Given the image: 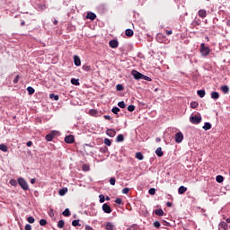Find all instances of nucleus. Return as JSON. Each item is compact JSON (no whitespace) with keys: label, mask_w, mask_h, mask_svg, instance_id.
<instances>
[{"label":"nucleus","mask_w":230,"mask_h":230,"mask_svg":"<svg viewBox=\"0 0 230 230\" xmlns=\"http://www.w3.org/2000/svg\"><path fill=\"white\" fill-rule=\"evenodd\" d=\"M18 184L23 190V191H28L30 190V186L28 185V181L22 177L18 178Z\"/></svg>","instance_id":"1"},{"label":"nucleus","mask_w":230,"mask_h":230,"mask_svg":"<svg viewBox=\"0 0 230 230\" xmlns=\"http://www.w3.org/2000/svg\"><path fill=\"white\" fill-rule=\"evenodd\" d=\"M190 123H192L193 125H199L201 121H202V116H190Z\"/></svg>","instance_id":"2"},{"label":"nucleus","mask_w":230,"mask_h":230,"mask_svg":"<svg viewBox=\"0 0 230 230\" xmlns=\"http://www.w3.org/2000/svg\"><path fill=\"white\" fill-rule=\"evenodd\" d=\"M58 134V131L53 130L50 133L47 134L45 137L46 141H53V137Z\"/></svg>","instance_id":"3"},{"label":"nucleus","mask_w":230,"mask_h":230,"mask_svg":"<svg viewBox=\"0 0 230 230\" xmlns=\"http://www.w3.org/2000/svg\"><path fill=\"white\" fill-rule=\"evenodd\" d=\"M131 74L134 76L135 80H142L143 78V74H141L137 70H132Z\"/></svg>","instance_id":"4"},{"label":"nucleus","mask_w":230,"mask_h":230,"mask_svg":"<svg viewBox=\"0 0 230 230\" xmlns=\"http://www.w3.org/2000/svg\"><path fill=\"white\" fill-rule=\"evenodd\" d=\"M182 139H184V135H182V132H178L175 134V143H182Z\"/></svg>","instance_id":"5"},{"label":"nucleus","mask_w":230,"mask_h":230,"mask_svg":"<svg viewBox=\"0 0 230 230\" xmlns=\"http://www.w3.org/2000/svg\"><path fill=\"white\" fill-rule=\"evenodd\" d=\"M102 211L107 214L112 213V208H111V205L104 203L102 205Z\"/></svg>","instance_id":"6"},{"label":"nucleus","mask_w":230,"mask_h":230,"mask_svg":"<svg viewBox=\"0 0 230 230\" xmlns=\"http://www.w3.org/2000/svg\"><path fill=\"white\" fill-rule=\"evenodd\" d=\"M109 46L114 49L119 46V41H118V40H111L109 42Z\"/></svg>","instance_id":"7"},{"label":"nucleus","mask_w":230,"mask_h":230,"mask_svg":"<svg viewBox=\"0 0 230 230\" xmlns=\"http://www.w3.org/2000/svg\"><path fill=\"white\" fill-rule=\"evenodd\" d=\"M200 53L202 57H208V55L211 53V49H209V47H207L206 49H200Z\"/></svg>","instance_id":"8"},{"label":"nucleus","mask_w":230,"mask_h":230,"mask_svg":"<svg viewBox=\"0 0 230 230\" xmlns=\"http://www.w3.org/2000/svg\"><path fill=\"white\" fill-rule=\"evenodd\" d=\"M65 142L71 144V143H75V136L73 135H68L65 137Z\"/></svg>","instance_id":"9"},{"label":"nucleus","mask_w":230,"mask_h":230,"mask_svg":"<svg viewBox=\"0 0 230 230\" xmlns=\"http://www.w3.org/2000/svg\"><path fill=\"white\" fill-rule=\"evenodd\" d=\"M106 230H116V226H114L111 222H107L105 224Z\"/></svg>","instance_id":"10"},{"label":"nucleus","mask_w":230,"mask_h":230,"mask_svg":"<svg viewBox=\"0 0 230 230\" xmlns=\"http://www.w3.org/2000/svg\"><path fill=\"white\" fill-rule=\"evenodd\" d=\"M198 15H199V17H201V19H206V17H207V15H208V13L206 12V10L200 9V10L198 12Z\"/></svg>","instance_id":"11"},{"label":"nucleus","mask_w":230,"mask_h":230,"mask_svg":"<svg viewBox=\"0 0 230 230\" xmlns=\"http://www.w3.org/2000/svg\"><path fill=\"white\" fill-rule=\"evenodd\" d=\"M74 63H75V66H76L77 67L82 66V60H80V57L74 56Z\"/></svg>","instance_id":"12"},{"label":"nucleus","mask_w":230,"mask_h":230,"mask_svg":"<svg viewBox=\"0 0 230 230\" xmlns=\"http://www.w3.org/2000/svg\"><path fill=\"white\" fill-rule=\"evenodd\" d=\"M218 230H227V223L221 221L218 225Z\"/></svg>","instance_id":"13"},{"label":"nucleus","mask_w":230,"mask_h":230,"mask_svg":"<svg viewBox=\"0 0 230 230\" xmlns=\"http://www.w3.org/2000/svg\"><path fill=\"white\" fill-rule=\"evenodd\" d=\"M86 19H90V21H94L96 19V13L89 12L86 15Z\"/></svg>","instance_id":"14"},{"label":"nucleus","mask_w":230,"mask_h":230,"mask_svg":"<svg viewBox=\"0 0 230 230\" xmlns=\"http://www.w3.org/2000/svg\"><path fill=\"white\" fill-rule=\"evenodd\" d=\"M186 191H188V188L185 186H180L178 189L179 195H183V193H186Z\"/></svg>","instance_id":"15"},{"label":"nucleus","mask_w":230,"mask_h":230,"mask_svg":"<svg viewBox=\"0 0 230 230\" xmlns=\"http://www.w3.org/2000/svg\"><path fill=\"white\" fill-rule=\"evenodd\" d=\"M191 26L197 28V26H200V19L195 18L191 23Z\"/></svg>","instance_id":"16"},{"label":"nucleus","mask_w":230,"mask_h":230,"mask_svg":"<svg viewBox=\"0 0 230 230\" xmlns=\"http://www.w3.org/2000/svg\"><path fill=\"white\" fill-rule=\"evenodd\" d=\"M210 96L212 100H218V98H220V93H218V92H212Z\"/></svg>","instance_id":"17"},{"label":"nucleus","mask_w":230,"mask_h":230,"mask_svg":"<svg viewBox=\"0 0 230 230\" xmlns=\"http://www.w3.org/2000/svg\"><path fill=\"white\" fill-rule=\"evenodd\" d=\"M123 141H125V137L123 136V134L118 135L117 137H116V142L117 143H123Z\"/></svg>","instance_id":"18"},{"label":"nucleus","mask_w":230,"mask_h":230,"mask_svg":"<svg viewBox=\"0 0 230 230\" xmlns=\"http://www.w3.org/2000/svg\"><path fill=\"white\" fill-rule=\"evenodd\" d=\"M125 35L127 37H134V31L132 29H127L125 31Z\"/></svg>","instance_id":"19"},{"label":"nucleus","mask_w":230,"mask_h":230,"mask_svg":"<svg viewBox=\"0 0 230 230\" xmlns=\"http://www.w3.org/2000/svg\"><path fill=\"white\" fill-rule=\"evenodd\" d=\"M106 134L109 137H114L116 136V131H114V129H108Z\"/></svg>","instance_id":"20"},{"label":"nucleus","mask_w":230,"mask_h":230,"mask_svg":"<svg viewBox=\"0 0 230 230\" xmlns=\"http://www.w3.org/2000/svg\"><path fill=\"white\" fill-rule=\"evenodd\" d=\"M155 214L157 217H163V215H164V211L163 210V208H157L155 210Z\"/></svg>","instance_id":"21"},{"label":"nucleus","mask_w":230,"mask_h":230,"mask_svg":"<svg viewBox=\"0 0 230 230\" xmlns=\"http://www.w3.org/2000/svg\"><path fill=\"white\" fill-rule=\"evenodd\" d=\"M64 226H66V222L64 221V219H60L58 222V229H64Z\"/></svg>","instance_id":"22"},{"label":"nucleus","mask_w":230,"mask_h":230,"mask_svg":"<svg viewBox=\"0 0 230 230\" xmlns=\"http://www.w3.org/2000/svg\"><path fill=\"white\" fill-rule=\"evenodd\" d=\"M197 94L199 98H204L206 96V90H198Z\"/></svg>","instance_id":"23"},{"label":"nucleus","mask_w":230,"mask_h":230,"mask_svg":"<svg viewBox=\"0 0 230 230\" xmlns=\"http://www.w3.org/2000/svg\"><path fill=\"white\" fill-rule=\"evenodd\" d=\"M155 154H156V155H157L158 157H163V155H164V153H163V148L158 147V148L155 150Z\"/></svg>","instance_id":"24"},{"label":"nucleus","mask_w":230,"mask_h":230,"mask_svg":"<svg viewBox=\"0 0 230 230\" xmlns=\"http://www.w3.org/2000/svg\"><path fill=\"white\" fill-rule=\"evenodd\" d=\"M49 98H50V100H54V102H58L60 97L58 94L50 93Z\"/></svg>","instance_id":"25"},{"label":"nucleus","mask_w":230,"mask_h":230,"mask_svg":"<svg viewBox=\"0 0 230 230\" xmlns=\"http://www.w3.org/2000/svg\"><path fill=\"white\" fill-rule=\"evenodd\" d=\"M221 91H222V93H224V94H227V93H229V86H227L226 84L221 86Z\"/></svg>","instance_id":"26"},{"label":"nucleus","mask_w":230,"mask_h":230,"mask_svg":"<svg viewBox=\"0 0 230 230\" xmlns=\"http://www.w3.org/2000/svg\"><path fill=\"white\" fill-rule=\"evenodd\" d=\"M204 130H211V123L205 122L204 126L202 127Z\"/></svg>","instance_id":"27"},{"label":"nucleus","mask_w":230,"mask_h":230,"mask_svg":"<svg viewBox=\"0 0 230 230\" xmlns=\"http://www.w3.org/2000/svg\"><path fill=\"white\" fill-rule=\"evenodd\" d=\"M70 82L72 85H80V79L72 78Z\"/></svg>","instance_id":"28"},{"label":"nucleus","mask_w":230,"mask_h":230,"mask_svg":"<svg viewBox=\"0 0 230 230\" xmlns=\"http://www.w3.org/2000/svg\"><path fill=\"white\" fill-rule=\"evenodd\" d=\"M136 158L138 159V161H143L145 159V156L141 152L136 153Z\"/></svg>","instance_id":"29"},{"label":"nucleus","mask_w":230,"mask_h":230,"mask_svg":"<svg viewBox=\"0 0 230 230\" xmlns=\"http://www.w3.org/2000/svg\"><path fill=\"white\" fill-rule=\"evenodd\" d=\"M72 226H73L74 227H78V226H82V225L80 224V219H75V220H73V221H72Z\"/></svg>","instance_id":"30"},{"label":"nucleus","mask_w":230,"mask_h":230,"mask_svg":"<svg viewBox=\"0 0 230 230\" xmlns=\"http://www.w3.org/2000/svg\"><path fill=\"white\" fill-rule=\"evenodd\" d=\"M63 217H71V211L69 210V208H66L63 213H62Z\"/></svg>","instance_id":"31"},{"label":"nucleus","mask_w":230,"mask_h":230,"mask_svg":"<svg viewBox=\"0 0 230 230\" xmlns=\"http://www.w3.org/2000/svg\"><path fill=\"white\" fill-rule=\"evenodd\" d=\"M0 150L2 152H8V146L4 144H0Z\"/></svg>","instance_id":"32"},{"label":"nucleus","mask_w":230,"mask_h":230,"mask_svg":"<svg viewBox=\"0 0 230 230\" xmlns=\"http://www.w3.org/2000/svg\"><path fill=\"white\" fill-rule=\"evenodd\" d=\"M199 107V102L196 101H192L190 102V109H197Z\"/></svg>","instance_id":"33"},{"label":"nucleus","mask_w":230,"mask_h":230,"mask_svg":"<svg viewBox=\"0 0 230 230\" xmlns=\"http://www.w3.org/2000/svg\"><path fill=\"white\" fill-rule=\"evenodd\" d=\"M66 193H67V188H63V189L59 190L60 197H64V195H66Z\"/></svg>","instance_id":"34"},{"label":"nucleus","mask_w":230,"mask_h":230,"mask_svg":"<svg viewBox=\"0 0 230 230\" xmlns=\"http://www.w3.org/2000/svg\"><path fill=\"white\" fill-rule=\"evenodd\" d=\"M27 92L30 95L35 94V89L31 86L27 87Z\"/></svg>","instance_id":"35"},{"label":"nucleus","mask_w":230,"mask_h":230,"mask_svg":"<svg viewBox=\"0 0 230 230\" xmlns=\"http://www.w3.org/2000/svg\"><path fill=\"white\" fill-rule=\"evenodd\" d=\"M216 181H217V182H218L219 184L222 183V182H224V176H222V175H217V176L216 177Z\"/></svg>","instance_id":"36"},{"label":"nucleus","mask_w":230,"mask_h":230,"mask_svg":"<svg viewBox=\"0 0 230 230\" xmlns=\"http://www.w3.org/2000/svg\"><path fill=\"white\" fill-rule=\"evenodd\" d=\"M118 107L120 109H125L127 107V104H125V102L121 101L118 102Z\"/></svg>","instance_id":"37"},{"label":"nucleus","mask_w":230,"mask_h":230,"mask_svg":"<svg viewBox=\"0 0 230 230\" xmlns=\"http://www.w3.org/2000/svg\"><path fill=\"white\" fill-rule=\"evenodd\" d=\"M90 116H97L98 115V111L92 109L89 111Z\"/></svg>","instance_id":"38"},{"label":"nucleus","mask_w":230,"mask_h":230,"mask_svg":"<svg viewBox=\"0 0 230 230\" xmlns=\"http://www.w3.org/2000/svg\"><path fill=\"white\" fill-rule=\"evenodd\" d=\"M109 150V148H107V146H102V147H100V152L101 154H107V151Z\"/></svg>","instance_id":"39"},{"label":"nucleus","mask_w":230,"mask_h":230,"mask_svg":"<svg viewBox=\"0 0 230 230\" xmlns=\"http://www.w3.org/2000/svg\"><path fill=\"white\" fill-rule=\"evenodd\" d=\"M27 222H29V224H34L35 223V217H27Z\"/></svg>","instance_id":"40"},{"label":"nucleus","mask_w":230,"mask_h":230,"mask_svg":"<svg viewBox=\"0 0 230 230\" xmlns=\"http://www.w3.org/2000/svg\"><path fill=\"white\" fill-rule=\"evenodd\" d=\"M99 202L101 204H103V202H105V196L103 194L99 195Z\"/></svg>","instance_id":"41"},{"label":"nucleus","mask_w":230,"mask_h":230,"mask_svg":"<svg viewBox=\"0 0 230 230\" xmlns=\"http://www.w3.org/2000/svg\"><path fill=\"white\" fill-rule=\"evenodd\" d=\"M128 112H134L136 111V106H134L132 104L128 106Z\"/></svg>","instance_id":"42"},{"label":"nucleus","mask_w":230,"mask_h":230,"mask_svg":"<svg viewBox=\"0 0 230 230\" xmlns=\"http://www.w3.org/2000/svg\"><path fill=\"white\" fill-rule=\"evenodd\" d=\"M142 80H146V82H152V77L142 75Z\"/></svg>","instance_id":"43"},{"label":"nucleus","mask_w":230,"mask_h":230,"mask_svg":"<svg viewBox=\"0 0 230 230\" xmlns=\"http://www.w3.org/2000/svg\"><path fill=\"white\" fill-rule=\"evenodd\" d=\"M104 145H106L107 146H111V145H112V141H111V139L109 138H105Z\"/></svg>","instance_id":"44"},{"label":"nucleus","mask_w":230,"mask_h":230,"mask_svg":"<svg viewBox=\"0 0 230 230\" xmlns=\"http://www.w3.org/2000/svg\"><path fill=\"white\" fill-rule=\"evenodd\" d=\"M119 111H120L119 108L116 106L111 109V112H113V114H118Z\"/></svg>","instance_id":"45"},{"label":"nucleus","mask_w":230,"mask_h":230,"mask_svg":"<svg viewBox=\"0 0 230 230\" xmlns=\"http://www.w3.org/2000/svg\"><path fill=\"white\" fill-rule=\"evenodd\" d=\"M83 70H84V71H86V72L91 71V66H89V65H84V66H83Z\"/></svg>","instance_id":"46"},{"label":"nucleus","mask_w":230,"mask_h":230,"mask_svg":"<svg viewBox=\"0 0 230 230\" xmlns=\"http://www.w3.org/2000/svg\"><path fill=\"white\" fill-rule=\"evenodd\" d=\"M17 181L15 179H12L9 181V184H11V186H17Z\"/></svg>","instance_id":"47"},{"label":"nucleus","mask_w":230,"mask_h":230,"mask_svg":"<svg viewBox=\"0 0 230 230\" xmlns=\"http://www.w3.org/2000/svg\"><path fill=\"white\" fill-rule=\"evenodd\" d=\"M153 226L154 227H156V229H159V227H161V223L159 221H155Z\"/></svg>","instance_id":"48"},{"label":"nucleus","mask_w":230,"mask_h":230,"mask_svg":"<svg viewBox=\"0 0 230 230\" xmlns=\"http://www.w3.org/2000/svg\"><path fill=\"white\" fill-rule=\"evenodd\" d=\"M110 184H111V186H115V185H116V178L111 177V178L110 179Z\"/></svg>","instance_id":"49"},{"label":"nucleus","mask_w":230,"mask_h":230,"mask_svg":"<svg viewBox=\"0 0 230 230\" xmlns=\"http://www.w3.org/2000/svg\"><path fill=\"white\" fill-rule=\"evenodd\" d=\"M49 217H50L51 218H53V217H55V212H54L53 208H50L49 210Z\"/></svg>","instance_id":"50"},{"label":"nucleus","mask_w":230,"mask_h":230,"mask_svg":"<svg viewBox=\"0 0 230 230\" xmlns=\"http://www.w3.org/2000/svg\"><path fill=\"white\" fill-rule=\"evenodd\" d=\"M115 204H118L119 206H121V204H123V201L121 200L120 198H117L115 199Z\"/></svg>","instance_id":"51"},{"label":"nucleus","mask_w":230,"mask_h":230,"mask_svg":"<svg viewBox=\"0 0 230 230\" xmlns=\"http://www.w3.org/2000/svg\"><path fill=\"white\" fill-rule=\"evenodd\" d=\"M148 193H149V195H155V188L149 189Z\"/></svg>","instance_id":"52"},{"label":"nucleus","mask_w":230,"mask_h":230,"mask_svg":"<svg viewBox=\"0 0 230 230\" xmlns=\"http://www.w3.org/2000/svg\"><path fill=\"white\" fill-rule=\"evenodd\" d=\"M46 224H48V221L46 219H40V226H46Z\"/></svg>","instance_id":"53"},{"label":"nucleus","mask_w":230,"mask_h":230,"mask_svg":"<svg viewBox=\"0 0 230 230\" xmlns=\"http://www.w3.org/2000/svg\"><path fill=\"white\" fill-rule=\"evenodd\" d=\"M89 170H91V168L89 167V165H87V164H84V165H83V171H84V172H89Z\"/></svg>","instance_id":"54"},{"label":"nucleus","mask_w":230,"mask_h":230,"mask_svg":"<svg viewBox=\"0 0 230 230\" xmlns=\"http://www.w3.org/2000/svg\"><path fill=\"white\" fill-rule=\"evenodd\" d=\"M116 90H117V91H123V84H117V85H116Z\"/></svg>","instance_id":"55"},{"label":"nucleus","mask_w":230,"mask_h":230,"mask_svg":"<svg viewBox=\"0 0 230 230\" xmlns=\"http://www.w3.org/2000/svg\"><path fill=\"white\" fill-rule=\"evenodd\" d=\"M21 78V76L19 75H17L16 76H15V78L13 79V84H19V79Z\"/></svg>","instance_id":"56"},{"label":"nucleus","mask_w":230,"mask_h":230,"mask_svg":"<svg viewBox=\"0 0 230 230\" xmlns=\"http://www.w3.org/2000/svg\"><path fill=\"white\" fill-rule=\"evenodd\" d=\"M129 191H130V189H128V188H124V189L122 190L123 195H127Z\"/></svg>","instance_id":"57"},{"label":"nucleus","mask_w":230,"mask_h":230,"mask_svg":"<svg viewBox=\"0 0 230 230\" xmlns=\"http://www.w3.org/2000/svg\"><path fill=\"white\" fill-rule=\"evenodd\" d=\"M103 118H104V119H108L109 121H112V117H111L110 115H104Z\"/></svg>","instance_id":"58"},{"label":"nucleus","mask_w":230,"mask_h":230,"mask_svg":"<svg viewBox=\"0 0 230 230\" xmlns=\"http://www.w3.org/2000/svg\"><path fill=\"white\" fill-rule=\"evenodd\" d=\"M25 230H31V225L30 224L25 225Z\"/></svg>","instance_id":"59"},{"label":"nucleus","mask_w":230,"mask_h":230,"mask_svg":"<svg viewBox=\"0 0 230 230\" xmlns=\"http://www.w3.org/2000/svg\"><path fill=\"white\" fill-rule=\"evenodd\" d=\"M84 150H86L85 146H90V148H94V146L91 145V144H84Z\"/></svg>","instance_id":"60"},{"label":"nucleus","mask_w":230,"mask_h":230,"mask_svg":"<svg viewBox=\"0 0 230 230\" xmlns=\"http://www.w3.org/2000/svg\"><path fill=\"white\" fill-rule=\"evenodd\" d=\"M164 226H166L167 227H170V222L168 221H163Z\"/></svg>","instance_id":"61"},{"label":"nucleus","mask_w":230,"mask_h":230,"mask_svg":"<svg viewBox=\"0 0 230 230\" xmlns=\"http://www.w3.org/2000/svg\"><path fill=\"white\" fill-rule=\"evenodd\" d=\"M208 47H206V44L205 43H201L200 44V49H207Z\"/></svg>","instance_id":"62"},{"label":"nucleus","mask_w":230,"mask_h":230,"mask_svg":"<svg viewBox=\"0 0 230 230\" xmlns=\"http://www.w3.org/2000/svg\"><path fill=\"white\" fill-rule=\"evenodd\" d=\"M31 145H33V142H31V141H28V142L26 143V146H31Z\"/></svg>","instance_id":"63"},{"label":"nucleus","mask_w":230,"mask_h":230,"mask_svg":"<svg viewBox=\"0 0 230 230\" xmlns=\"http://www.w3.org/2000/svg\"><path fill=\"white\" fill-rule=\"evenodd\" d=\"M36 181H37V179L32 178V179L31 180V184H34Z\"/></svg>","instance_id":"64"}]
</instances>
